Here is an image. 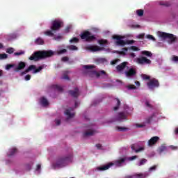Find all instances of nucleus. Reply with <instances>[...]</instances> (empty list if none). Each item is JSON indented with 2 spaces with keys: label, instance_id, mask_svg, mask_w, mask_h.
Instances as JSON below:
<instances>
[{
  "label": "nucleus",
  "instance_id": "nucleus-44",
  "mask_svg": "<svg viewBox=\"0 0 178 178\" xmlns=\"http://www.w3.org/2000/svg\"><path fill=\"white\" fill-rule=\"evenodd\" d=\"M127 87L128 90H136V88H137V87L134 85H129Z\"/></svg>",
  "mask_w": 178,
  "mask_h": 178
},
{
  "label": "nucleus",
  "instance_id": "nucleus-27",
  "mask_svg": "<svg viewBox=\"0 0 178 178\" xmlns=\"http://www.w3.org/2000/svg\"><path fill=\"white\" fill-rule=\"evenodd\" d=\"M54 31H53L51 29V30H48L47 31L44 32V35H47L48 37H54Z\"/></svg>",
  "mask_w": 178,
  "mask_h": 178
},
{
  "label": "nucleus",
  "instance_id": "nucleus-25",
  "mask_svg": "<svg viewBox=\"0 0 178 178\" xmlns=\"http://www.w3.org/2000/svg\"><path fill=\"white\" fill-rule=\"evenodd\" d=\"M95 131H88L83 134V137H90V136H94Z\"/></svg>",
  "mask_w": 178,
  "mask_h": 178
},
{
  "label": "nucleus",
  "instance_id": "nucleus-30",
  "mask_svg": "<svg viewBox=\"0 0 178 178\" xmlns=\"http://www.w3.org/2000/svg\"><path fill=\"white\" fill-rule=\"evenodd\" d=\"M165 150H166V146H165V145H163L159 147V154H162V152H165Z\"/></svg>",
  "mask_w": 178,
  "mask_h": 178
},
{
  "label": "nucleus",
  "instance_id": "nucleus-20",
  "mask_svg": "<svg viewBox=\"0 0 178 178\" xmlns=\"http://www.w3.org/2000/svg\"><path fill=\"white\" fill-rule=\"evenodd\" d=\"M126 178H145V175L144 174H135L134 175H127Z\"/></svg>",
  "mask_w": 178,
  "mask_h": 178
},
{
  "label": "nucleus",
  "instance_id": "nucleus-64",
  "mask_svg": "<svg viewBox=\"0 0 178 178\" xmlns=\"http://www.w3.org/2000/svg\"><path fill=\"white\" fill-rule=\"evenodd\" d=\"M129 56H131V58H136V54L131 53V54H129Z\"/></svg>",
  "mask_w": 178,
  "mask_h": 178
},
{
  "label": "nucleus",
  "instance_id": "nucleus-36",
  "mask_svg": "<svg viewBox=\"0 0 178 178\" xmlns=\"http://www.w3.org/2000/svg\"><path fill=\"white\" fill-rule=\"evenodd\" d=\"M136 13L138 16H140L141 17V16H144V10H141V9L138 10L136 11Z\"/></svg>",
  "mask_w": 178,
  "mask_h": 178
},
{
  "label": "nucleus",
  "instance_id": "nucleus-40",
  "mask_svg": "<svg viewBox=\"0 0 178 178\" xmlns=\"http://www.w3.org/2000/svg\"><path fill=\"white\" fill-rule=\"evenodd\" d=\"M142 79H143V80H149V79H151V77L147 74H143L141 75Z\"/></svg>",
  "mask_w": 178,
  "mask_h": 178
},
{
  "label": "nucleus",
  "instance_id": "nucleus-57",
  "mask_svg": "<svg viewBox=\"0 0 178 178\" xmlns=\"http://www.w3.org/2000/svg\"><path fill=\"white\" fill-rule=\"evenodd\" d=\"M131 27H132V29H140V25L133 24V25L131 26Z\"/></svg>",
  "mask_w": 178,
  "mask_h": 178
},
{
  "label": "nucleus",
  "instance_id": "nucleus-62",
  "mask_svg": "<svg viewBox=\"0 0 178 178\" xmlns=\"http://www.w3.org/2000/svg\"><path fill=\"white\" fill-rule=\"evenodd\" d=\"M96 147L97 148V149H101V148H102V145L97 144Z\"/></svg>",
  "mask_w": 178,
  "mask_h": 178
},
{
  "label": "nucleus",
  "instance_id": "nucleus-12",
  "mask_svg": "<svg viewBox=\"0 0 178 178\" xmlns=\"http://www.w3.org/2000/svg\"><path fill=\"white\" fill-rule=\"evenodd\" d=\"M86 51H90V52H98L99 51H102L104 47H100L97 45H90L85 47Z\"/></svg>",
  "mask_w": 178,
  "mask_h": 178
},
{
  "label": "nucleus",
  "instance_id": "nucleus-49",
  "mask_svg": "<svg viewBox=\"0 0 178 178\" xmlns=\"http://www.w3.org/2000/svg\"><path fill=\"white\" fill-rule=\"evenodd\" d=\"M15 66L13 64H8L6 67V70H9L10 69H12Z\"/></svg>",
  "mask_w": 178,
  "mask_h": 178
},
{
  "label": "nucleus",
  "instance_id": "nucleus-24",
  "mask_svg": "<svg viewBox=\"0 0 178 178\" xmlns=\"http://www.w3.org/2000/svg\"><path fill=\"white\" fill-rule=\"evenodd\" d=\"M131 148L132 151H134L135 152H136V154L138 152H141V151H144V147H139L138 149H136V147H134V145H132L131 146Z\"/></svg>",
  "mask_w": 178,
  "mask_h": 178
},
{
  "label": "nucleus",
  "instance_id": "nucleus-38",
  "mask_svg": "<svg viewBox=\"0 0 178 178\" xmlns=\"http://www.w3.org/2000/svg\"><path fill=\"white\" fill-rule=\"evenodd\" d=\"M7 54H13L15 52V49L13 47H10L6 49Z\"/></svg>",
  "mask_w": 178,
  "mask_h": 178
},
{
  "label": "nucleus",
  "instance_id": "nucleus-13",
  "mask_svg": "<svg viewBox=\"0 0 178 178\" xmlns=\"http://www.w3.org/2000/svg\"><path fill=\"white\" fill-rule=\"evenodd\" d=\"M68 93L71 97H73V98H77L79 95H80V90L79 88H74V90H69Z\"/></svg>",
  "mask_w": 178,
  "mask_h": 178
},
{
  "label": "nucleus",
  "instance_id": "nucleus-39",
  "mask_svg": "<svg viewBox=\"0 0 178 178\" xmlns=\"http://www.w3.org/2000/svg\"><path fill=\"white\" fill-rule=\"evenodd\" d=\"M61 79L63 80H70V78H69V76L67 75V73L63 74V75L62 76Z\"/></svg>",
  "mask_w": 178,
  "mask_h": 178
},
{
  "label": "nucleus",
  "instance_id": "nucleus-9",
  "mask_svg": "<svg viewBox=\"0 0 178 178\" xmlns=\"http://www.w3.org/2000/svg\"><path fill=\"white\" fill-rule=\"evenodd\" d=\"M136 63L138 65H151L152 61L145 56H140L136 58Z\"/></svg>",
  "mask_w": 178,
  "mask_h": 178
},
{
  "label": "nucleus",
  "instance_id": "nucleus-46",
  "mask_svg": "<svg viewBox=\"0 0 178 178\" xmlns=\"http://www.w3.org/2000/svg\"><path fill=\"white\" fill-rule=\"evenodd\" d=\"M8 58V54H0V59H6Z\"/></svg>",
  "mask_w": 178,
  "mask_h": 178
},
{
  "label": "nucleus",
  "instance_id": "nucleus-19",
  "mask_svg": "<svg viewBox=\"0 0 178 178\" xmlns=\"http://www.w3.org/2000/svg\"><path fill=\"white\" fill-rule=\"evenodd\" d=\"M24 67H26V63L21 61L18 63V65L17 67H15V70L16 72H19L20 70H23V69H24Z\"/></svg>",
  "mask_w": 178,
  "mask_h": 178
},
{
  "label": "nucleus",
  "instance_id": "nucleus-5",
  "mask_svg": "<svg viewBox=\"0 0 178 178\" xmlns=\"http://www.w3.org/2000/svg\"><path fill=\"white\" fill-rule=\"evenodd\" d=\"M62 27H63V21L58 19L51 22V26L50 29L52 30V31L56 33V31H59Z\"/></svg>",
  "mask_w": 178,
  "mask_h": 178
},
{
  "label": "nucleus",
  "instance_id": "nucleus-63",
  "mask_svg": "<svg viewBox=\"0 0 178 178\" xmlns=\"http://www.w3.org/2000/svg\"><path fill=\"white\" fill-rule=\"evenodd\" d=\"M60 124V120H56V125L59 126Z\"/></svg>",
  "mask_w": 178,
  "mask_h": 178
},
{
  "label": "nucleus",
  "instance_id": "nucleus-42",
  "mask_svg": "<svg viewBox=\"0 0 178 178\" xmlns=\"http://www.w3.org/2000/svg\"><path fill=\"white\" fill-rule=\"evenodd\" d=\"M145 106H147V108H149L150 109H152V105H151V104H149V102L148 100H146L145 102Z\"/></svg>",
  "mask_w": 178,
  "mask_h": 178
},
{
  "label": "nucleus",
  "instance_id": "nucleus-22",
  "mask_svg": "<svg viewBox=\"0 0 178 178\" xmlns=\"http://www.w3.org/2000/svg\"><path fill=\"white\" fill-rule=\"evenodd\" d=\"M16 152H17V149L15 147L13 149H10L8 152V156H13V155H15Z\"/></svg>",
  "mask_w": 178,
  "mask_h": 178
},
{
  "label": "nucleus",
  "instance_id": "nucleus-58",
  "mask_svg": "<svg viewBox=\"0 0 178 178\" xmlns=\"http://www.w3.org/2000/svg\"><path fill=\"white\" fill-rule=\"evenodd\" d=\"M31 79V75H30V74H28V75H26V76H25V80L26 81H29V80H30Z\"/></svg>",
  "mask_w": 178,
  "mask_h": 178
},
{
  "label": "nucleus",
  "instance_id": "nucleus-41",
  "mask_svg": "<svg viewBox=\"0 0 178 178\" xmlns=\"http://www.w3.org/2000/svg\"><path fill=\"white\" fill-rule=\"evenodd\" d=\"M147 162L146 159H142L139 162V166H143V165H145V163Z\"/></svg>",
  "mask_w": 178,
  "mask_h": 178
},
{
  "label": "nucleus",
  "instance_id": "nucleus-34",
  "mask_svg": "<svg viewBox=\"0 0 178 178\" xmlns=\"http://www.w3.org/2000/svg\"><path fill=\"white\" fill-rule=\"evenodd\" d=\"M67 49H70V51H77L79 48L74 45H70L67 47Z\"/></svg>",
  "mask_w": 178,
  "mask_h": 178
},
{
  "label": "nucleus",
  "instance_id": "nucleus-21",
  "mask_svg": "<svg viewBox=\"0 0 178 178\" xmlns=\"http://www.w3.org/2000/svg\"><path fill=\"white\" fill-rule=\"evenodd\" d=\"M40 104L42 106H48V105H49L48 100L45 97H42L40 99Z\"/></svg>",
  "mask_w": 178,
  "mask_h": 178
},
{
  "label": "nucleus",
  "instance_id": "nucleus-10",
  "mask_svg": "<svg viewBox=\"0 0 178 178\" xmlns=\"http://www.w3.org/2000/svg\"><path fill=\"white\" fill-rule=\"evenodd\" d=\"M147 87L150 90L156 88L157 87H159V81L156 79H152L149 82H147Z\"/></svg>",
  "mask_w": 178,
  "mask_h": 178
},
{
  "label": "nucleus",
  "instance_id": "nucleus-37",
  "mask_svg": "<svg viewBox=\"0 0 178 178\" xmlns=\"http://www.w3.org/2000/svg\"><path fill=\"white\" fill-rule=\"evenodd\" d=\"M146 38H147V40H151L152 41L156 40V39H155V38L152 35H147Z\"/></svg>",
  "mask_w": 178,
  "mask_h": 178
},
{
  "label": "nucleus",
  "instance_id": "nucleus-59",
  "mask_svg": "<svg viewBox=\"0 0 178 178\" xmlns=\"http://www.w3.org/2000/svg\"><path fill=\"white\" fill-rule=\"evenodd\" d=\"M136 127H145V124H137Z\"/></svg>",
  "mask_w": 178,
  "mask_h": 178
},
{
  "label": "nucleus",
  "instance_id": "nucleus-14",
  "mask_svg": "<svg viewBox=\"0 0 178 178\" xmlns=\"http://www.w3.org/2000/svg\"><path fill=\"white\" fill-rule=\"evenodd\" d=\"M159 140V136H153L148 140L147 145L149 147H152V145H155V144H156Z\"/></svg>",
  "mask_w": 178,
  "mask_h": 178
},
{
  "label": "nucleus",
  "instance_id": "nucleus-55",
  "mask_svg": "<svg viewBox=\"0 0 178 178\" xmlns=\"http://www.w3.org/2000/svg\"><path fill=\"white\" fill-rule=\"evenodd\" d=\"M160 5H162L163 6H167V7L170 6V3L168 2L164 3H160Z\"/></svg>",
  "mask_w": 178,
  "mask_h": 178
},
{
  "label": "nucleus",
  "instance_id": "nucleus-51",
  "mask_svg": "<svg viewBox=\"0 0 178 178\" xmlns=\"http://www.w3.org/2000/svg\"><path fill=\"white\" fill-rule=\"evenodd\" d=\"M130 49H131L132 51H140V49L136 46L131 47Z\"/></svg>",
  "mask_w": 178,
  "mask_h": 178
},
{
  "label": "nucleus",
  "instance_id": "nucleus-8",
  "mask_svg": "<svg viewBox=\"0 0 178 178\" xmlns=\"http://www.w3.org/2000/svg\"><path fill=\"white\" fill-rule=\"evenodd\" d=\"M160 37L161 38H164L168 39V43L169 44H173V42H176V37L175 36V35L172 34V33H165V32H162L160 33Z\"/></svg>",
  "mask_w": 178,
  "mask_h": 178
},
{
  "label": "nucleus",
  "instance_id": "nucleus-2",
  "mask_svg": "<svg viewBox=\"0 0 178 178\" xmlns=\"http://www.w3.org/2000/svg\"><path fill=\"white\" fill-rule=\"evenodd\" d=\"M95 65H86L83 66V69H86L88 71V74L90 77H101V76H104L106 77L107 74L104 70L97 72L95 70H92L95 69Z\"/></svg>",
  "mask_w": 178,
  "mask_h": 178
},
{
  "label": "nucleus",
  "instance_id": "nucleus-35",
  "mask_svg": "<svg viewBox=\"0 0 178 178\" xmlns=\"http://www.w3.org/2000/svg\"><path fill=\"white\" fill-rule=\"evenodd\" d=\"M155 116V113H153L151 116L148 117L146 119V123H151V120L154 119V117Z\"/></svg>",
  "mask_w": 178,
  "mask_h": 178
},
{
  "label": "nucleus",
  "instance_id": "nucleus-60",
  "mask_svg": "<svg viewBox=\"0 0 178 178\" xmlns=\"http://www.w3.org/2000/svg\"><path fill=\"white\" fill-rule=\"evenodd\" d=\"M156 169V165H154L152 167H150L149 170V172H152V170H155Z\"/></svg>",
  "mask_w": 178,
  "mask_h": 178
},
{
  "label": "nucleus",
  "instance_id": "nucleus-43",
  "mask_svg": "<svg viewBox=\"0 0 178 178\" xmlns=\"http://www.w3.org/2000/svg\"><path fill=\"white\" fill-rule=\"evenodd\" d=\"M62 38H63V37L60 35H58L54 37V40H55L56 41H60V40H62Z\"/></svg>",
  "mask_w": 178,
  "mask_h": 178
},
{
  "label": "nucleus",
  "instance_id": "nucleus-48",
  "mask_svg": "<svg viewBox=\"0 0 178 178\" xmlns=\"http://www.w3.org/2000/svg\"><path fill=\"white\" fill-rule=\"evenodd\" d=\"M171 60L172 62H178V56H172Z\"/></svg>",
  "mask_w": 178,
  "mask_h": 178
},
{
  "label": "nucleus",
  "instance_id": "nucleus-53",
  "mask_svg": "<svg viewBox=\"0 0 178 178\" xmlns=\"http://www.w3.org/2000/svg\"><path fill=\"white\" fill-rule=\"evenodd\" d=\"M61 60H63V62H67V60H69V57L64 56L62 58Z\"/></svg>",
  "mask_w": 178,
  "mask_h": 178
},
{
  "label": "nucleus",
  "instance_id": "nucleus-7",
  "mask_svg": "<svg viewBox=\"0 0 178 178\" xmlns=\"http://www.w3.org/2000/svg\"><path fill=\"white\" fill-rule=\"evenodd\" d=\"M31 70H33V74H35V73H38L42 70V66L38 67V69H36L35 65H31L26 70H25L24 72H21L20 76H24V74H26V73H29V72H31Z\"/></svg>",
  "mask_w": 178,
  "mask_h": 178
},
{
  "label": "nucleus",
  "instance_id": "nucleus-3",
  "mask_svg": "<svg viewBox=\"0 0 178 178\" xmlns=\"http://www.w3.org/2000/svg\"><path fill=\"white\" fill-rule=\"evenodd\" d=\"M127 159L126 157L124 158H120L118 160H116L114 161V163H108L106 165H102L100 167L97 168V170L104 171V170H108L111 166H113L115 165V166H118V168H120L121 166H123V163L126 162Z\"/></svg>",
  "mask_w": 178,
  "mask_h": 178
},
{
  "label": "nucleus",
  "instance_id": "nucleus-1",
  "mask_svg": "<svg viewBox=\"0 0 178 178\" xmlns=\"http://www.w3.org/2000/svg\"><path fill=\"white\" fill-rule=\"evenodd\" d=\"M51 56H54V51L51 50L38 51H35L29 57V60H34V62H37L41 59H45V58H51Z\"/></svg>",
  "mask_w": 178,
  "mask_h": 178
},
{
  "label": "nucleus",
  "instance_id": "nucleus-28",
  "mask_svg": "<svg viewBox=\"0 0 178 178\" xmlns=\"http://www.w3.org/2000/svg\"><path fill=\"white\" fill-rule=\"evenodd\" d=\"M127 51H129V49L127 47H124L122 48V51H117V54H119L120 55H126V52H127Z\"/></svg>",
  "mask_w": 178,
  "mask_h": 178
},
{
  "label": "nucleus",
  "instance_id": "nucleus-11",
  "mask_svg": "<svg viewBox=\"0 0 178 178\" xmlns=\"http://www.w3.org/2000/svg\"><path fill=\"white\" fill-rule=\"evenodd\" d=\"M113 40H117L116 45L124 46L126 45V41L123 40V37L119 35H113Z\"/></svg>",
  "mask_w": 178,
  "mask_h": 178
},
{
  "label": "nucleus",
  "instance_id": "nucleus-18",
  "mask_svg": "<svg viewBox=\"0 0 178 178\" xmlns=\"http://www.w3.org/2000/svg\"><path fill=\"white\" fill-rule=\"evenodd\" d=\"M124 120H126V114L123 112L118 113L116 117V120H118V122H122Z\"/></svg>",
  "mask_w": 178,
  "mask_h": 178
},
{
  "label": "nucleus",
  "instance_id": "nucleus-56",
  "mask_svg": "<svg viewBox=\"0 0 178 178\" xmlns=\"http://www.w3.org/2000/svg\"><path fill=\"white\" fill-rule=\"evenodd\" d=\"M126 45L129 44H134V40H126Z\"/></svg>",
  "mask_w": 178,
  "mask_h": 178
},
{
  "label": "nucleus",
  "instance_id": "nucleus-16",
  "mask_svg": "<svg viewBox=\"0 0 178 178\" xmlns=\"http://www.w3.org/2000/svg\"><path fill=\"white\" fill-rule=\"evenodd\" d=\"M127 62L124 61L121 64L116 66V70L118 72H122V70H124L126 69V66H127Z\"/></svg>",
  "mask_w": 178,
  "mask_h": 178
},
{
  "label": "nucleus",
  "instance_id": "nucleus-50",
  "mask_svg": "<svg viewBox=\"0 0 178 178\" xmlns=\"http://www.w3.org/2000/svg\"><path fill=\"white\" fill-rule=\"evenodd\" d=\"M70 42H79V38H73L70 40Z\"/></svg>",
  "mask_w": 178,
  "mask_h": 178
},
{
  "label": "nucleus",
  "instance_id": "nucleus-33",
  "mask_svg": "<svg viewBox=\"0 0 178 178\" xmlns=\"http://www.w3.org/2000/svg\"><path fill=\"white\" fill-rule=\"evenodd\" d=\"M115 130H118V131H126V130H127V128L117 126V127H115Z\"/></svg>",
  "mask_w": 178,
  "mask_h": 178
},
{
  "label": "nucleus",
  "instance_id": "nucleus-31",
  "mask_svg": "<svg viewBox=\"0 0 178 178\" xmlns=\"http://www.w3.org/2000/svg\"><path fill=\"white\" fill-rule=\"evenodd\" d=\"M53 88H55L56 90H57V91H59L60 92H62V91H63V88H62L59 85H54Z\"/></svg>",
  "mask_w": 178,
  "mask_h": 178
},
{
  "label": "nucleus",
  "instance_id": "nucleus-17",
  "mask_svg": "<svg viewBox=\"0 0 178 178\" xmlns=\"http://www.w3.org/2000/svg\"><path fill=\"white\" fill-rule=\"evenodd\" d=\"M73 111V108H70V109L65 110V115L67 116V119H72V118H74V113H71Z\"/></svg>",
  "mask_w": 178,
  "mask_h": 178
},
{
  "label": "nucleus",
  "instance_id": "nucleus-45",
  "mask_svg": "<svg viewBox=\"0 0 178 178\" xmlns=\"http://www.w3.org/2000/svg\"><path fill=\"white\" fill-rule=\"evenodd\" d=\"M65 52H67V50L66 49H63L61 50H59L58 51V55H62V54H65Z\"/></svg>",
  "mask_w": 178,
  "mask_h": 178
},
{
  "label": "nucleus",
  "instance_id": "nucleus-4",
  "mask_svg": "<svg viewBox=\"0 0 178 178\" xmlns=\"http://www.w3.org/2000/svg\"><path fill=\"white\" fill-rule=\"evenodd\" d=\"M81 40H84L86 42H92L97 40L95 35H92L89 31H85L80 35Z\"/></svg>",
  "mask_w": 178,
  "mask_h": 178
},
{
  "label": "nucleus",
  "instance_id": "nucleus-32",
  "mask_svg": "<svg viewBox=\"0 0 178 178\" xmlns=\"http://www.w3.org/2000/svg\"><path fill=\"white\" fill-rule=\"evenodd\" d=\"M115 99L117 101V106L113 107V111H118L120 106V100L118 98H115Z\"/></svg>",
  "mask_w": 178,
  "mask_h": 178
},
{
  "label": "nucleus",
  "instance_id": "nucleus-26",
  "mask_svg": "<svg viewBox=\"0 0 178 178\" xmlns=\"http://www.w3.org/2000/svg\"><path fill=\"white\" fill-rule=\"evenodd\" d=\"M142 55H145V56H147L148 58H151L152 56V53L149 51H142L141 52Z\"/></svg>",
  "mask_w": 178,
  "mask_h": 178
},
{
  "label": "nucleus",
  "instance_id": "nucleus-47",
  "mask_svg": "<svg viewBox=\"0 0 178 178\" xmlns=\"http://www.w3.org/2000/svg\"><path fill=\"white\" fill-rule=\"evenodd\" d=\"M15 56H20V55H24V51H19L14 53Z\"/></svg>",
  "mask_w": 178,
  "mask_h": 178
},
{
  "label": "nucleus",
  "instance_id": "nucleus-29",
  "mask_svg": "<svg viewBox=\"0 0 178 178\" xmlns=\"http://www.w3.org/2000/svg\"><path fill=\"white\" fill-rule=\"evenodd\" d=\"M98 44H99V45H102V47H104V45H106V44H108V40H104V39L99 40Z\"/></svg>",
  "mask_w": 178,
  "mask_h": 178
},
{
  "label": "nucleus",
  "instance_id": "nucleus-6",
  "mask_svg": "<svg viewBox=\"0 0 178 178\" xmlns=\"http://www.w3.org/2000/svg\"><path fill=\"white\" fill-rule=\"evenodd\" d=\"M73 159V153L69 154L67 156L60 158L57 162V166H65L66 162H70Z\"/></svg>",
  "mask_w": 178,
  "mask_h": 178
},
{
  "label": "nucleus",
  "instance_id": "nucleus-52",
  "mask_svg": "<svg viewBox=\"0 0 178 178\" xmlns=\"http://www.w3.org/2000/svg\"><path fill=\"white\" fill-rule=\"evenodd\" d=\"M144 37H145V33H141V34H139V35L137 36V38L143 39V38H144Z\"/></svg>",
  "mask_w": 178,
  "mask_h": 178
},
{
  "label": "nucleus",
  "instance_id": "nucleus-15",
  "mask_svg": "<svg viewBox=\"0 0 178 178\" xmlns=\"http://www.w3.org/2000/svg\"><path fill=\"white\" fill-rule=\"evenodd\" d=\"M137 74V71L134 68H130L128 71L125 72L127 77H133Z\"/></svg>",
  "mask_w": 178,
  "mask_h": 178
},
{
  "label": "nucleus",
  "instance_id": "nucleus-54",
  "mask_svg": "<svg viewBox=\"0 0 178 178\" xmlns=\"http://www.w3.org/2000/svg\"><path fill=\"white\" fill-rule=\"evenodd\" d=\"M170 148L171 149H172L173 151H176V149H178V147L177 146L171 145V146H170Z\"/></svg>",
  "mask_w": 178,
  "mask_h": 178
},
{
  "label": "nucleus",
  "instance_id": "nucleus-23",
  "mask_svg": "<svg viewBox=\"0 0 178 178\" xmlns=\"http://www.w3.org/2000/svg\"><path fill=\"white\" fill-rule=\"evenodd\" d=\"M44 39L41 38H38L35 40V44L36 45H44Z\"/></svg>",
  "mask_w": 178,
  "mask_h": 178
},
{
  "label": "nucleus",
  "instance_id": "nucleus-61",
  "mask_svg": "<svg viewBox=\"0 0 178 178\" xmlns=\"http://www.w3.org/2000/svg\"><path fill=\"white\" fill-rule=\"evenodd\" d=\"M138 156H133L129 158V161H134V159H137Z\"/></svg>",
  "mask_w": 178,
  "mask_h": 178
}]
</instances>
